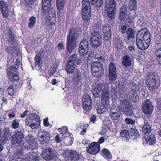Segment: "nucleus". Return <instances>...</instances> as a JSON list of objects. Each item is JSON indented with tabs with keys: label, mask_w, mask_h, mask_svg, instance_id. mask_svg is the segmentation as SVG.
Returning <instances> with one entry per match:
<instances>
[{
	"label": "nucleus",
	"mask_w": 161,
	"mask_h": 161,
	"mask_svg": "<svg viewBox=\"0 0 161 161\" xmlns=\"http://www.w3.org/2000/svg\"><path fill=\"white\" fill-rule=\"evenodd\" d=\"M66 160L69 161H83V160L80 157V155L77 152L72 150H69L66 152L65 156Z\"/></svg>",
	"instance_id": "9d476101"
},
{
	"label": "nucleus",
	"mask_w": 161,
	"mask_h": 161,
	"mask_svg": "<svg viewBox=\"0 0 161 161\" xmlns=\"http://www.w3.org/2000/svg\"><path fill=\"white\" fill-rule=\"evenodd\" d=\"M104 86L103 83H99L96 84L94 86V89L92 90V93L93 96L96 97H98L100 95L101 90H103Z\"/></svg>",
	"instance_id": "5701e85b"
},
{
	"label": "nucleus",
	"mask_w": 161,
	"mask_h": 161,
	"mask_svg": "<svg viewBox=\"0 0 161 161\" xmlns=\"http://www.w3.org/2000/svg\"><path fill=\"white\" fill-rule=\"evenodd\" d=\"M2 143H6L9 136V128L5 127L2 133Z\"/></svg>",
	"instance_id": "cd10ccee"
},
{
	"label": "nucleus",
	"mask_w": 161,
	"mask_h": 161,
	"mask_svg": "<svg viewBox=\"0 0 161 161\" xmlns=\"http://www.w3.org/2000/svg\"><path fill=\"white\" fill-rule=\"evenodd\" d=\"M100 149V145L98 142H93L90 146L87 148V152L91 154H96L97 153Z\"/></svg>",
	"instance_id": "6ab92c4d"
},
{
	"label": "nucleus",
	"mask_w": 161,
	"mask_h": 161,
	"mask_svg": "<svg viewBox=\"0 0 161 161\" xmlns=\"http://www.w3.org/2000/svg\"><path fill=\"white\" fill-rule=\"evenodd\" d=\"M103 30L104 40H109L111 38V28L109 25L106 23L104 25Z\"/></svg>",
	"instance_id": "aec40b11"
},
{
	"label": "nucleus",
	"mask_w": 161,
	"mask_h": 161,
	"mask_svg": "<svg viewBox=\"0 0 161 161\" xmlns=\"http://www.w3.org/2000/svg\"><path fill=\"white\" fill-rule=\"evenodd\" d=\"M39 123L38 119L37 118H27L26 119L25 124L32 129H37L39 126Z\"/></svg>",
	"instance_id": "dca6fc26"
},
{
	"label": "nucleus",
	"mask_w": 161,
	"mask_h": 161,
	"mask_svg": "<svg viewBox=\"0 0 161 161\" xmlns=\"http://www.w3.org/2000/svg\"><path fill=\"white\" fill-rule=\"evenodd\" d=\"M24 161H38L39 157L35 153L30 152L23 157Z\"/></svg>",
	"instance_id": "b1692460"
},
{
	"label": "nucleus",
	"mask_w": 161,
	"mask_h": 161,
	"mask_svg": "<svg viewBox=\"0 0 161 161\" xmlns=\"http://www.w3.org/2000/svg\"><path fill=\"white\" fill-rule=\"evenodd\" d=\"M83 109L86 111L89 112L92 109V101L89 96H86L83 100Z\"/></svg>",
	"instance_id": "f3484780"
},
{
	"label": "nucleus",
	"mask_w": 161,
	"mask_h": 161,
	"mask_svg": "<svg viewBox=\"0 0 161 161\" xmlns=\"http://www.w3.org/2000/svg\"><path fill=\"white\" fill-rule=\"evenodd\" d=\"M73 80L76 85H81L82 84L81 74L79 71H75L73 75Z\"/></svg>",
	"instance_id": "a878e982"
},
{
	"label": "nucleus",
	"mask_w": 161,
	"mask_h": 161,
	"mask_svg": "<svg viewBox=\"0 0 161 161\" xmlns=\"http://www.w3.org/2000/svg\"><path fill=\"white\" fill-rule=\"evenodd\" d=\"M111 93L112 96H114V98H117V92L115 88H111Z\"/></svg>",
	"instance_id": "69168bd1"
},
{
	"label": "nucleus",
	"mask_w": 161,
	"mask_h": 161,
	"mask_svg": "<svg viewBox=\"0 0 161 161\" xmlns=\"http://www.w3.org/2000/svg\"><path fill=\"white\" fill-rule=\"evenodd\" d=\"M142 111L145 114H151L153 110L151 102L148 100H144L142 103Z\"/></svg>",
	"instance_id": "4468645a"
},
{
	"label": "nucleus",
	"mask_w": 161,
	"mask_h": 161,
	"mask_svg": "<svg viewBox=\"0 0 161 161\" xmlns=\"http://www.w3.org/2000/svg\"><path fill=\"white\" fill-rule=\"evenodd\" d=\"M91 9V6L89 0H83L82 8Z\"/></svg>",
	"instance_id": "8fccbe9b"
},
{
	"label": "nucleus",
	"mask_w": 161,
	"mask_h": 161,
	"mask_svg": "<svg viewBox=\"0 0 161 161\" xmlns=\"http://www.w3.org/2000/svg\"><path fill=\"white\" fill-rule=\"evenodd\" d=\"M15 112H12L8 114V116L10 119H12L16 115Z\"/></svg>",
	"instance_id": "338daca9"
},
{
	"label": "nucleus",
	"mask_w": 161,
	"mask_h": 161,
	"mask_svg": "<svg viewBox=\"0 0 161 161\" xmlns=\"http://www.w3.org/2000/svg\"><path fill=\"white\" fill-rule=\"evenodd\" d=\"M101 152L103 154V156L105 158L108 159L111 158L112 157V155L109 151L107 149H103Z\"/></svg>",
	"instance_id": "ea45409f"
},
{
	"label": "nucleus",
	"mask_w": 161,
	"mask_h": 161,
	"mask_svg": "<svg viewBox=\"0 0 161 161\" xmlns=\"http://www.w3.org/2000/svg\"><path fill=\"white\" fill-rule=\"evenodd\" d=\"M59 132H61L60 133L63 135V134H65L68 130V128L66 126H63L61 128H59L58 129Z\"/></svg>",
	"instance_id": "680f3d73"
},
{
	"label": "nucleus",
	"mask_w": 161,
	"mask_h": 161,
	"mask_svg": "<svg viewBox=\"0 0 161 161\" xmlns=\"http://www.w3.org/2000/svg\"><path fill=\"white\" fill-rule=\"evenodd\" d=\"M135 32L131 28H128L126 32L125 37L127 40H129L134 37Z\"/></svg>",
	"instance_id": "72a5a7b5"
},
{
	"label": "nucleus",
	"mask_w": 161,
	"mask_h": 161,
	"mask_svg": "<svg viewBox=\"0 0 161 161\" xmlns=\"http://www.w3.org/2000/svg\"><path fill=\"white\" fill-rule=\"evenodd\" d=\"M118 112H121L120 109L119 107L115 106L112 107L110 110V114H115Z\"/></svg>",
	"instance_id": "6e6d98bb"
},
{
	"label": "nucleus",
	"mask_w": 161,
	"mask_h": 161,
	"mask_svg": "<svg viewBox=\"0 0 161 161\" xmlns=\"http://www.w3.org/2000/svg\"><path fill=\"white\" fill-rule=\"evenodd\" d=\"M157 55V60L159 64L161 65V48L157 49L155 52Z\"/></svg>",
	"instance_id": "49530a36"
},
{
	"label": "nucleus",
	"mask_w": 161,
	"mask_h": 161,
	"mask_svg": "<svg viewBox=\"0 0 161 161\" xmlns=\"http://www.w3.org/2000/svg\"><path fill=\"white\" fill-rule=\"evenodd\" d=\"M150 41V33L146 29H141L137 32L136 44L138 48L142 50L147 49Z\"/></svg>",
	"instance_id": "f257e3e1"
},
{
	"label": "nucleus",
	"mask_w": 161,
	"mask_h": 161,
	"mask_svg": "<svg viewBox=\"0 0 161 161\" xmlns=\"http://www.w3.org/2000/svg\"><path fill=\"white\" fill-rule=\"evenodd\" d=\"M81 29L80 28H71L67 36V40L75 42L79 35L81 34Z\"/></svg>",
	"instance_id": "f8f14e48"
},
{
	"label": "nucleus",
	"mask_w": 161,
	"mask_h": 161,
	"mask_svg": "<svg viewBox=\"0 0 161 161\" xmlns=\"http://www.w3.org/2000/svg\"><path fill=\"white\" fill-rule=\"evenodd\" d=\"M27 140L24 143V147L27 149L32 150L36 148L37 146V143L34 142L30 136L27 137Z\"/></svg>",
	"instance_id": "2eb2a0df"
},
{
	"label": "nucleus",
	"mask_w": 161,
	"mask_h": 161,
	"mask_svg": "<svg viewBox=\"0 0 161 161\" xmlns=\"http://www.w3.org/2000/svg\"><path fill=\"white\" fill-rule=\"evenodd\" d=\"M14 158L17 161H24L22 157V153L21 149H17L14 154Z\"/></svg>",
	"instance_id": "c756f323"
},
{
	"label": "nucleus",
	"mask_w": 161,
	"mask_h": 161,
	"mask_svg": "<svg viewBox=\"0 0 161 161\" xmlns=\"http://www.w3.org/2000/svg\"><path fill=\"white\" fill-rule=\"evenodd\" d=\"M123 110L124 114L126 116L132 117L134 115L132 112V107L130 106L123 107Z\"/></svg>",
	"instance_id": "7c9ffc66"
},
{
	"label": "nucleus",
	"mask_w": 161,
	"mask_h": 161,
	"mask_svg": "<svg viewBox=\"0 0 161 161\" xmlns=\"http://www.w3.org/2000/svg\"><path fill=\"white\" fill-rule=\"evenodd\" d=\"M157 103L159 109L161 111V97H158L157 100Z\"/></svg>",
	"instance_id": "774afa93"
},
{
	"label": "nucleus",
	"mask_w": 161,
	"mask_h": 161,
	"mask_svg": "<svg viewBox=\"0 0 161 161\" xmlns=\"http://www.w3.org/2000/svg\"><path fill=\"white\" fill-rule=\"evenodd\" d=\"M50 134L44 130L39 132L38 135V138L40 143L42 145L46 144L50 140Z\"/></svg>",
	"instance_id": "ddd939ff"
},
{
	"label": "nucleus",
	"mask_w": 161,
	"mask_h": 161,
	"mask_svg": "<svg viewBox=\"0 0 161 161\" xmlns=\"http://www.w3.org/2000/svg\"><path fill=\"white\" fill-rule=\"evenodd\" d=\"M91 71L92 75L96 78L101 77L104 74L103 64L100 62H93L91 64Z\"/></svg>",
	"instance_id": "39448f33"
},
{
	"label": "nucleus",
	"mask_w": 161,
	"mask_h": 161,
	"mask_svg": "<svg viewBox=\"0 0 161 161\" xmlns=\"http://www.w3.org/2000/svg\"><path fill=\"white\" fill-rule=\"evenodd\" d=\"M147 143L150 145H153L155 142V137L154 135L151 134L145 138Z\"/></svg>",
	"instance_id": "f704fd0d"
},
{
	"label": "nucleus",
	"mask_w": 161,
	"mask_h": 161,
	"mask_svg": "<svg viewBox=\"0 0 161 161\" xmlns=\"http://www.w3.org/2000/svg\"><path fill=\"white\" fill-rule=\"evenodd\" d=\"M101 100L103 104L106 105L109 104L110 102L109 95L107 88H103V90Z\"/></svg>",
	"instance_id": "412c9836"
},
{
	"label": "nucleus",
	"mask_w": 161,
	"mask_h": 161,
	"mask_svg": "<svg viewBox=\"0 0 161 161\" xmlns=\"http://www.w3.org/2000/svg\"><path fill=\"white\" fill-rule=\"evenodd\" d=\"M121 114V112H118L115 114H110V116L111 119L114 120L118 119L120 117Z\"/></svg>",
	"instance_id": "864d4df0"
},
{
	"label": "nucleus",
	"mask_w": 161,
	"mask_h": 161,
	"mask_svg": "<svg viewBox=\"0 0 161 161\" xmlns=\"http://www.w3.org/2000/svg\"><path fill=\"white\" fill-rule=\"evenodd\" d=\"M35 65L36 67L39 68L41 65V61L40 56L39 55L37 54L36 55L35 58Z\"/></svg>",
	"instance_id": "a18cd8bd"
},
{
	"label": "nucleus",
	"mask_w": 161,
	"mask_h": 161,
	"mask_svg": "<svg viewBox=\"0 0 161 161\" xmlns=\"http://www.w3.org/2000/svg\"><path fill=\"white\" fill-rule=\"evenodd\" d=\"M8 33L9 35V38L8 39V42L11 43V44L14 43L15 42V39L14 38V36L12 34V31L11 30H8Z\"/></svg>",
	"instance_id": "4d7b16f0"
},
{
	"label": "nucleus",
	"mask_w": 161,
	"mask_h": 161,
	"mask_svg": "<svg viewBox=\"0 0 161 161\" xmlns=\"http://www.w3.org/2000/svg\"><path fill=\"white\" fill-rule=\"evenodd\" d=\"M127 17L128 18L127 14L120 13L119 19L120 20L123 21Z\"/></svg>",
	"instance_id": "0e129e2a"
},
{
	"label": "nucleus",
	"mask_w": 161,
	"mask_h": 161,
	"mask_svg": "<svg viewBox=\"0 0 161 161\" xmlns=\"http://www.w3.org/2000/svg\"><path fill=\"white\" fill-rule=\"evenodd\" d=\"M130 134L131 136H134V138H136L139 136V133L137 130L134 128L131 129Z\"/></svg>",
	"instance_id": "09e8293b"
},
{
	"label": "nucleus",
	"mask_w": 161,
	"mask_h": 161,
	"mask_svg": "<svg viewBox=\"0 0 161 161\" xmlns=\"http://www.w3.org/2000/svg\"><path fill=\"white\" fill-rule=\"evenodd\" d=\"M77 57V55L75 54H73L70 57L66 66V70L68 73L72 74L73 73L75 69V63L79 65L81 63V60Z\"/></svg>",
	"instance_id": "20e7f679"
},
{
	"label": "nucleus",
	"mask_w": 161,
	"mask_h": 161,
	"mask_svg": "<svg viewBox=\"0 0 161 161\" xmlns=\"http://www.w3.org/2000/svg\"><path fill=\"white\" fill-rule=\"evenodd\" d=\"M0 9L3 16L5 18H7L9 16L8 4L4 0L0 1Z\"/></svg>",
	"instance_id": "a211bd4d"
},
{
	"label": "nucleus",
	"mask_w": 161,
	"mask_h": 161,
	"mask_svg": "<svg viewBox=\"0 0 161 161\" xmlns=\"http://www.w3.org/2000/svg\"><path fill=\"white\" fill-rule=\"evenodd\" d=\"M24 136V134L22 132L16 130L12 137V144L13 147L19 145L23 141Z\"/></svg>",
	"instance_id": "6e6552de"
},
{
	"label": "nucleus",
	"mask_w": 161,
	"mask_h": 161,
	"mask_svg": "<svg viewBox=\"0 0 161 161\" xmlns=\"http://www.w3.org/2000/svg\"><path fill=\"white\" fill-rule=\"evenodd\" d=\"M130 99L134 102H136L137 101L139 98V97L137 95L136 91L131 90L129 93Z\"/></svg>",
	"instance_id": "c9c22d12"
},
{
	"label": "nucleus",
	"mask_w": 161,
	"mask_h": 161,
	"mask_svg": "<svg viewBox=\"0 0 161 161\" xmlns=\"http://www.w3.org/2000/svg\"><path fill=\"white\" fill-rule=\"evenodd\" d=\"M114 47L118 50L122 49L123 46V42L119 38H115L114 40Z\"/></svg>",
	"instance_id": "2f4dec72"
},
{
	"label": "nucleus",
	"mask_w": 161,
	"mask_h": 161,
	"mask_svg": "<svg viewBox=\"0 0 161 161\" xmlns=\"http://www.w3.org/2000/svg\"><path fill=\"white\" fill-rule=\"evenodd\" d=\"M91 3L92 5H96L98 7L100 6L103 3L102 0H91Z\"/></svg>",
	"instance_id": "3c124183"
},
{
	"label": "nucleus",
	"mask_w": 161,
	"mask_h": 161,
	"mask_svg": "<svg viewBox=\"0 0 161 161\" xmlns=\"http://www.w3.org/2000/svg\"><path fill=\"white\" fill-rule=\"evenodd\" d=\"M101 36L99 31H94L91 33V46L94 47H97L101 44Z\"/></svg>",
	"instance_id": "1a4fd4ad"
},
{
	"label": "nucleus",
	"mask_w": 161,
	"mask_h": 161,
	"mask_svg": "<svg viewBox=\"0 0 161 161\" xmlns=\"http://www.w3.org/2000/svg\"><path fill=\"white\" fill-rule=\"evenodd\" d=\"M116 3L114 0H106L105 5V11L106 12L109 19H113L114 18V9Z\"/></svg>",
	"instance_id": "423d86ee"
},
{
	"label": "nucleus",
	"mask_w": 161,
	"mask_h": 161,
	"mask_svg": "<svg viewBox=\"0 0 161 161\" xmlns=\"http://www.w3.org/2000/svg\"><path fill=\"white\" fill-rule=\"evenodd\" d=\"M89 43L86 39L83 40L80 43L79 48L80 55L83 57L86 56L88 52Z\"/></svg>",
	"instance_id": "9b49d317"
},
{
	"label": "nucleus",
	"mask_w": 161,
	"mask_h": 161,
	"mask_svg": "<svg viewBox=\"0 0 161 161\" xmlns=\"http://www.w3.org/2000/svg\"><path fill=\"white\" fill-rule=\"evenodd\" d=\"M91 9L82 8L81 10L82 18L83 20L87 21L89 20L91 17Z\"/></svg>",
	"instance_id": "393cba45"
},
{
	"label": "nucleus",
	"mask_w": 161,
	"mask_h": 161,
	"mask_svg": "<svg viewBox=\"0 0 161 161\" xmlns=\"http://www.w3.org/2000/svg\"><path fill=\"white\" fill-rule=\"evenodd\" d=\"M116 69V68L114 63L111 62L109 65V78L111 81H114L116 79L117 75Z\"/></svg>",
	"instance_id": "4be33fe9"
},
{
	"label": "nucleus",
	"mask_w": 161,
	"mask_h": 161,
	"mask_svg": "<svg viewBox=\"0 0 161 161\" xmlns=\"http://www.w3.org/2000/svg\"><path fill=\"white\" fill-rule=\"evenodd\" d=\"M29 22L28 24V27L30 28L33 27L34 26L36 22V17L34 16L31 17L29 18Z\"/></svg>",
	"instance_id": "a19ab883"
},
{
	"label": "nucleus",
	"mask_w": 161,
	"mask_h": 161,
	"mask_svg": "<svg viewBox=\"0 0 161 161\" xmlns=\"http://www.w3.org/2000/svg\"><path fill=\"white\" fill-rule=\"evenodd\" d=\"M65 2L66 0H57V6L58 10L61 11L63 9Z\"/></svg>",
	"instance_id": "4c0bfd02"
},
{
	"label": "nucleus",
	"mask_w": 161,
	"mask_h": 161,
	"mask_svg": "<svg viewBox=\"0 0 161 161\" xmlns=\"http://www.w3.org/2000/svg\"><path fill=\"white\" fill-rule=\"evenodd\" d=\"M106 110V107L103 105L100 106L97 109V113L100 114L104 113Z\"/></svg>",
	"instance_id": "603ef678"
},
{
	"label": "nucleus",
	"mask_w": 161,
	"mask_h": 161,
	"mask_svg": "<svg viewBox=\"0 0 161 161\" xmlns=\"http://www.w3.org/2000/svg\"><path fill=\"white\" fill-rule=\"evenodd\" d=\"M96 59H97L101 62L103 61L104 60V58L103 57L99 55H97L96 53L92 52H90L87 57V60H94Z\"/></svg>",
	"instance_id": "bb28decb"
},
{
	"label": "nucleus",
	"mask_w": 161,
	"mask_h": 161,
	"mask_svg": "<svg viewBox=\"0 0 161 161\" xmlns=\"http://www.w3.org/2000/svg\"><path fill=\"white\" fill-rule=\"evenodd\" d=\"M43 151L42 153V157L43 159L46 161L52 160V161H55V159L57 155L55 153L53 150L51 149L49 147L42 148Z\"/></svg>",
	"instance_id": "0eeeda50"
},
{
	"label": "nucleus",
	"mask_w": 161,
	"mask_h": 161,
	"mask_svg": "<svg viewBox=\"0 0 161 161\" xmlns=\"http://www.w3.org/2000/svg\"><path fill=\"white\" fill-rule=\"evenodd\" d=\"M125 121L127 124L133 125L135 124V121L134 120L131 119L129 118H126L125 119Z\"/></svg>",
	"instance_id": "13d9d810"
},
{
	"label": "nucleus",
	"mask_w": 161,
	"mask_h": 161,
	"mask_svg": "<svg viewBox=\"0 0 161 161\" xmlns=\"http://www.w3.org/2000/svg\"><path fill=\"white\" fill-rule=\"evenodd\" d=\"M21 65V63L20 60L17 59L15 64L16 67L14 66H12L8 69L7 71L8 77L11 81L18 82L19 80V77L17 71V69L19 68Z\"/></svg>",
	"instance_id": "7ed1b4c3"
},
{
	"label": "nucleus",
	"mask_w": 161,
	"mask_h": 161,
	"mask_svg": "<svg viewBox=\"0 0 161 161\" xmlns=\"http://www.w3.org/2000/svg\"><path fill=\"white\" fill-rule=\"evenodd\" d=\"M142 130L145 134L149 133L151 131V129L149 125L148 122H144V125L142 128Z\"/></svg>",
	"instance_id": "e433bc0d"
},
{
	"label": "nucleus",
	"mask_w": 161,
	"mask_h": 161,
	"mask_svg": "<svg viewBox=\"0 0 161 161\" xmlns=\"http://www.w3.org/2000/svg\"><path fill=\"white\" fill-rule=\"evenodd\" d=\"M156 76L155 73L149 72L147 74L146 83L148 89L151 91L157 90L160 86L159 81L156 79Z\"/></svg>",
	"instance_id": "f03ea898"
},
{
	"label": "nucleus",
	"mask_w": 161,
	"mask_h": 161,
	"mask_svg": "<svg viewBox=\"0 0 161 161\" xmlns=\"http://www.w3.org/2000/svg\"><path fill=\"white\" fill-rule=\"evenodd\" d=\"M136 0H130L129 3V9L130 10H135L136 9Z\"/></svg>",
	"instance_id": "79ce46f5"
},
{
	"label": "nucleus",
	"mask_w": 161,
	"mask_h": 161,
	"mask_svg": "<svg viewBox=\"0 0 161 161\" xmlns=\"http://www.w3.org/2000/svg\"><path fill=\"white\" fill-rule=\"evenodd\" d=\"M12 126L14 129H16L19 127V123L16 119H14L12 122Z\"/></svg>",
	"instance_id": "bf43d9fd"
},
{
	"label": "nucleus",
	"mask_w": 161,
	"mask_h": 161,
	"mask_svg": "<svg viewBox=\"0 0 161 161\" xmlns=\"http://www.w3.org/2000/svg\"><path fill=\"white\" fill-rule=\"evenodd\" d=\"M127 48L130 51L134 50L135 47L134 44V42L130 41V42H128L127 43Z\"/></svg>",
	"instance_id": "5fc2aeb1"
},
{
	"label": "nucleus",
	"mask_w": 161,
	"mask_h": 161,
	"mask_svg": "<svg viewBox=\"0 0 161 161\" xmlns=\"http://www.w3.org/2000/svg\"><path fill=\"white\" fill-rule=\"evenodd\" d=\"M122 64L125 67H129L131 65V59L128 55L123 56L122 58Z\"/></svg>",
	"instance_id": "c85d7f7f"
},
{
	"label": "nucleus",
	"mask_w": 161,
	"mask_h": 161,
	"mask_svg": "<svg viewBox=\"0 0 161 161\" xmlns=\"http://www.w3.org/2000/svg\"><path fill=\"white\" fill-rule=\"evenodd\" d=\"M120 136L123 139L127 140L130 137L129 133L126 130H123L120 132Z\"/></svg>",
	"instance_id": "58836bf2"
},
{
	"label": "nucleus",
	"mask_w": 161,
	"mask_h": 161,
	"mask_svg": "<svg viewBox=\"0 0 161 161\" xmlns=\"http://www.w3.org/2000/svg\"><path fill=\"white\" fill-rule=\"evenodd\" d=\"M15 86L14 85H9L8 89L7 91L8 94L11 96L14 95V90Z\"/></svg>",
	"instance_id": "37998d69"
},
{
	"label": "nucleus",
	"mask_w": 161,
	"mask_h": 161,
	"mask_svg": "<svg viewBox=\"0 0 161 161\" xmlns=\"http://www.w3.org/2000/svg\"><path fill=\"white\" fill-rule=\"evenodd\" d=\"M129 103V101L126 99H124L123 100L121 101L120 102V104L121 105H122L123 107L128 106V104Z\"/></svg>",
	"instance_id": "e2e57ef3"
},
{
	"label": "nucleus",
	"mask_w": 161,
	"mask_h": 161,
	"mask_svg": "<svg viewBox=\"0 0 161 161\" xmlns=\"http://www.w3.org/2000/svg\"><path fill=\"white\" fill-rule=\"evenodd\" d=\"M75 42L67 40V49L69 53H71L74 49L75 45L74 42Z\"/></svg>",
	"instance_id": "473e14b6"
},
{
	"label": "nucleus",
	"mask_w": 161,
	"mask_h": 161,
	"mask_svg": "<svg viewBox=\"0 0 161 161\" xmlns=\"http://www.w3.org/2000/svg\"><path fill=\"white\" fill-rule=\"evenodd\" d=\"M49 17V20L51 21V22L53 23L56 21V16L55 15V12L54 11H53L52 13H49L48 15Z\"/></svg>",
	"instance_id": "de8ad7c7"
},
{
	"label": "nucleus",
	"mask_w": 161,
	"mask_h": 161,
	"mask_svg": "<svg viewBox=\"0 0 161 161\" xmlns=\"http://www.w3.org/2000/svg\"><path fill=\"white\" fill-rule=\"evenodd\" d=\"M63 135L60 134L59 135H57L55 138V140L56 142H60L63 139Z\"/></svg>",
	"instance_id": "052dcab7"
},
{
	"label": "nucleus",
	"mask_w": 161,
	"mask_h": 161,
	"mask_svg": "<svg viewBox=\"0 0 161 161\" xmlns=\"http://www.w3.org/2000/svg\"><path fill=\"white\" fill-rule=\"evenodd\" d=\"M51 4L50 5H48V4H42V9L43 11L42 13H44L46 15V13L49 12L50 9Z\"/></svg>",
	"instance_id": "c03bdc74"
}]
</instances>
